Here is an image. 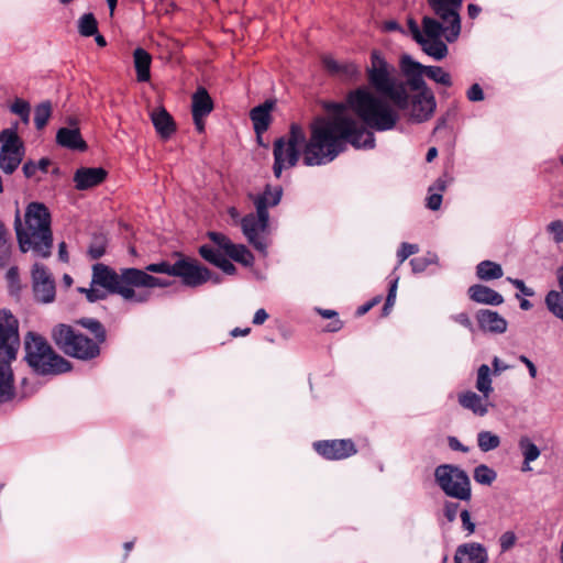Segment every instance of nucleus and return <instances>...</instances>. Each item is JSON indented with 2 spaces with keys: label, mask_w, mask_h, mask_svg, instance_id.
<instances>
[{
  "label": "nucleus",
  "mask_w": 563,
  "mask_h": 563,
  "mask_svg": "<svg viewBox=\"0 0 563 563\" xmlns=\"http://www.w3.org/2000/svg\"><path fill=\"white\" fill-rule=\"evenodd\" d=\"M310 139L301 126L291 124L288 141H284V163L295 166L302 156L307 166L323 165L332 162L350 143L356 148H373L375 137L371 131L358 125L352 118L319 117L310 125Z\"/></svg>",
  "instance_id": "obj_1"
},
{
  "label": "nucleus",
  "mask_w": 563,
  "mask_h": 563,
  "mask_svg": "<svg viewBox=\"0 0 563 563\" xmlns=\"http://www.w3.org/2000/svg\"><path fill=\"white\" fill-rule=\"evenodd\" d=\"M93 283L136 303L145 302L150 292L136 291L135 288H164L170 285L168 280L148 275L142 269L123 268L118 273L102 263L93 265Z\"/></svg>",
  "instance_id": "obj_2"
},
{
  "label": "nucleus",
  "mask_w": 563,
  "mask_h": 563,
  "mask_svg": "<svg viewBox=\"0 0 563 563\" xmlns=\"http://www.w3.org/2000/svg\"><path fill=\"white\" fill-rule=\"evenodd\" d=\"M15 231L22 252L33 251L36 255L47 257L53 246L51 214L40 202H31L25 210V222L21 223L20 212L15 214Z\"/></svg>",
  "instance_id": "obj_3"
},
{
  "label": "nucleus",
  "mask_w": 563,
  "mask_h": 563,
  "mask_svg": "<svg viewBox=\"0 0 563 563\" xmlns=\"http://www.w3.org/2000/svg\"><path fill=\"white\" fill-rule=\"evenodd\" d=\"M349 108L368 128L388 131L395 128L398 114L391 107L366 88H357L347 96Z\"/></svg>",
  "instance_id": "obj_4"
},
{
  "label": "nucleus",
  "mask_w": 563,
  "mask_h": 563,
  "mask_svg": "<svg viewBox=\"0 0 563 563\" xmlns=\"http://www.w3.org/2000/svg\"><path fill=\"white\" fill-rule=\"evenodd\" d=\"M391 66L380 54L374 49L371 53V65L366 68L367 80L371 87L379 95L389 99L399 110L409 108V95L405 82L397 80Z\"/></svg>",
  "instance_id": "obj_5"
},
{
  "label": "nucleus",
  "mask_w": 563,
  "mask_h": 563,
  "mask_svg": "<svg viewBox=\"0 0 563 563\" xmlns=\"http://www.w3.org/2000/svg\"><path fill=\"white\" fill-rule=\"evenodd\" d=\"M18 320L8 310L0 311V402L13 396V374L10 362L15 360L19 349Z\"/></svg>",
  "instance_id": "obj_6"
},
{
  "label": "nucleus",
  "mask_w": 563,
  "mask_h": 563,
  "mask_svg": "<svg viewBox=\"0 0 563 563\" xmlns=\"http://www.w3.org/2000/svg\"><path fill=\"white\" fill-rule=\"evenodd\" d=\"M25 360L38 374L57 375L70 371V363L57 354L47 340L35 333L29 332L24 338Z\"/></svg>",
  "instance_id": "obj_7"
},
{
  "label": "nucleus",
  "mask_w": 563,
  "mask_h": 563,
  "mask_svg": "<svg viewBox=\"0 0 563 563\" xmlns=\"http://www.w3.org/2000/svg\"><path fill=\"white\" fill-rule=\"evenodd\" d=\"M421 25L423 29L426 42L419 43L422 47V51L433 57L437 60H441L448 55V46L441 40L443 35L446 42L453 43L455 42L461 34V15L459 14L457 29H452L453 21L440 20L424 15L421 21Z\"/></svg>",
  "instance_id": "obj_8"
},
{
  "label": "nucleus",
  "mask_w": 563,
  "mask_h": 563,
  "mask_svg": "<svg viewBox=\"0 0 563 563\" xmlns=\"http://www.w3.org/2000/svg\"><path fill=\"white\" fill-rule=\"evenodd\" d=\"M52 339L60 351L79 360H91L100 354L98 342L60 323L53 328Z\"/></svg>",
  "instance_id": "obj_9"
},
{
  "label": "nucleus",
  "mask_w": 563,
  "mask_h": 563,
  "mask_svg": "<svg viewBox=\"0 0 563 563\" xmlns=\"http://www.w3.org/2000/svg\"><path fill=\"white\" fill-rule=\"evenodd\" d=\"M434 479L441 490L451 498L470 501L472 485L467 473L454 464H441L434 470Z\"/></svg>",
  "instance_id": "obj_10"
},
{
  "label": "nucleus",
  "mask_w": 563,
  "mask_h": 563,
  "mask_svg": "<svg viewBox=\"0 0 563 563\" xmlns=\"http://www.w3.org/2000/svg\"><path fill=\"white\" fill-rule=\"evenodd\" d=\"M18 124L1 131L0 133V169L7 174H13L25 155V146L18 135Z\"/></svg>",
  "instance_id": "obj_11"
},
{
  "label": "nucleus",
  "mask_w": 563,
  "mask_h": 563,
  "mask_svg": "<svg viewBox=\"0 0 563 563\" xmlns=\"http://www.w3.org/2000/svg\"><path fill=\"white\" fill-rule=\"evenodd\" d=\"M175 277H180L184 285L198 287L208 280L219 284V277L213 278L208 268L201 266L197 261L180 258L176 262Z\"/></svg>",
  "instance_id": "obj_12"
},
{
  "label": "nucleus",
  "mask_w": 563,
  "mask_h": 563,
  "mask_svg": "<svg viewBox=\"0 0 563 563\" xmlns=\"http://www.w3.org/2000/svg\"><path fill=\"white\" fill-rule=\"evenodd\" d=\"M312 448L329 461L345 460L357 453V448L351 439L319 440L312 443Z\"/></svg>",
  "instance_id": "obj_13"
},
{
  "label": "nucleus",
  "mask_w": 563,
  "mask_h": 563,
  "mask_svg": "<svg viewBox=\"0 0 563 563\" xmlns=\"http://www.w3.org/2000/svg\"><path fill=\"white\" fill-rule=\"evenodd\" d=\"M33 292L36 301L49 303L55 299V280L42 264H34L32 269Z\"/></svg>",
  "instance_id": "obj_14"
},
{
  "label": "nucleus",
  "mask_w": 563,
  "mask_h": 563,
  "mask_svg": "<svg viewBox=\"0 0 563 563\" xmlns=\"http://www.w3.org/2000/svg\"><path fill=\"white\" fill-rule=\"evenodd\" d=\"M268 223V212L250 213L242 219V231L247 241L257 250L264 251L266 243L262 235L265 233Z\"/></svg>",
  "instance_id": "obj_15"
},
{
  "label": "nucleus",
  "mask_w": 563,
  "mask_h": 563,
  "mask_svg": "<svg viewBox=\"0 0 563 563\" xmlns=\"http://www.w3.org/2000/svg\"><path fill=\"white\" fill-rule=\"evenodd\" d=\"M209 239L219 246V249L233 261L245 266L253 264L254 257L252 253L243 244H234L222 233L209 232Z\"/></svg>",
  "instance_id": "obj_16"
},
{
  "label": "nucleus",
  "mask_w": 563,
  "mask_h": 563,
  "mask_svg": "<svg viewBox=\"0 0 563 563\" xmlns=\"http://www.w3.org/2000/svg\"><path fill=\"white\" fill-rule=\"evenodd\" d=\"M410 117L416 122L429 120L435 111L437 101L432 90H426L409 97Z\"/></svg>",
  "instance_id": "obj_17"
},
{
  "label": "nucleus",
  "mask_w": 563,
  "mask_h": 563,
  "mask_svg": "<svg viewBox=\"0 0 563 563\" xmlns=\"http://www.w3.org/2000/svg\"><path fill=\"white\" fill-rule=\"evenodd\" d=\"M416 65H422L419 62L413 60L409 55H404L400 59V67L404 75L407 78L405 86H408L410 90L416 93L431 90L423 79L426 76L424 70L416 68Z\"/></svg>",
  "instance_id": "obj_18"
},
{
  "label": "nucleus",
  "mask_w": 563,
  "mask_h": 563,
  "mask_svg": "<svg viewBox=\"0 0 563 563\" xmlns=\"http://www.w3.org/2000/svg\"><path fill=\"white\" fill-rule=\"evenodd\" d=\"M323 68L343 81H356L361 76V68L351 62L340 63L331 56L322 57Z\"/></svg>",
  "instance_id": "obj_19"
},
{
  "label": "nucleus",
  "mask_w": 563,
  "mask_h": 563,
  "mask_svg": "<svg viewBox=\"0 0 563 563\" xmlns=\"http://www.w3.org/2000/svg\"><path fill=\"white\" fill-rule=\"evenodd\" d=\"M274 107L275 101L266 100L264 103L253 108L250 112V117L253 122V126L260 145H265L263 143L262 134L268 129L272 122L271 112Z\"/></svg>",
  "instance_id": "obj_20"
},
{
  "label": "nucleus",
  "mask_w": 563,
  "mask_h": 563,
  "mask_svg": "<svg viewBox=\"0 0 563 563\" xmlns=\"http://www.w3.org/2000/svg\"><path fill=\"white\" fill-rule=\"evenodd\" d=\"M430 9L440 20L450 19L453 21L452 29H457L459 13L463 0H427Z\"/></svg>",
  "instance_id": "obj_21"
},
{
  "label": "nucleus",
  "mask_w": 563,
  "mask_h": 563,
  "mask_svg": "<svg viewBox=\"0 0 563 563\" xmlns=\"http://www.w3.org/2000/svg\"><path fill=\"white\" fill-rule=\"evenodd\" d=\"M487 551L481 543H463L456 548L454 563H487Z\"/></svg>",
  "instance_id": "obj_22"
},
{
  "label": "nucleus",
  "mask_w": 563,
  "mask_h": 563,
  "mask_svg": "<svg viewBox=\"0 0 563 563\" xmlns=\"http://www.w3.org/2000/svg\"><path fill=\"white\" fill-rule=\"evenodd\" d=\"M107 177V172L101 167H81L74 175L75 187L86 190L101 184Z\"/></svg>",
  "instance_id": "obj_23"
},
{
  "label": "nucleus",
  "mask_w": 563,
  "mask_h": 563,
  "mask_svg": "<svg viewBox=\"0 0 563 563\" xmlns=\"http://www.w3.org/2000/svg\"><path fill=\"white\" fill-rule=\"evenodd\" d=\"M476 319L479 328L483 331L492 332V333H504L507 330V321L503 318L498 312L492 311L488 309H481Z\"/></svg>",
  "instance_id": "obj_24"
},
{
  "label": "nucleus",
  "mask_w": 563,
  "mask_h": 563,
  "mask_svg": "<svg viewBox=\"0 0 563 563\" xmlns=\"http://www.w3.org/2000/svg\"><path fill=\"white\" fill-rule=\"evenodd\" d=\"M254 202L257 213L267 212L268 208L276 207L282 199V189L266 185L260 195L250 196Z\"/></svg>",
  "instance_id": "obj_25"
},
{
  "label": "nucleus",
  "mask_w": 563,
  "mask_h": 563,
  "mask_svg": "<svg viewBox=\"0 0 563 563\" xmlns=\"http://www.w3.org/2000/svg\"><path fill=\"white\" fill-rule=\"evenodd\" d=\"M470 298L478 303L499 306L504 302V297L488 286L476 284L468 288Z\"/></svg>",
  "instance_id": "obj_26"
},
{
  "label": "nucleus",
  "mask_w": 563,
  "mask_h": 563,
  "mask_svg": "<svg viewBox=\"0 0 563 563\" xmlns=\"http://www.w3.org/2000/svg\"><path fill=\"white\" fill-rule=\"evenodd\" d=\"M488 398L477 395L475 391L467 390L459 395L461 407L471 410L474 415L483 417L488 412Z\"/></svg>",
  "instance_id": "obj_27"
},
{
  "label": "nucleus",
  "mask_w": 563,
  "mask_h": 563,
  "mask_svg": "<svg viewBox=\"0 0 563 563\" xmlns=\"http://www.w3.org/2000/svg\"><path fill=\"white\" fill-rule=\"evenodd\" d=\"M56 142L58 145L69 150L84 151L87 148V144L82 140L77 126L60 128L56 134Z\"/></svg>",
  "instance_id": "obj_28"
},
{
  "label": "nucleus",
  "mask_w": 563,
  "mask_h": 563,
  "mask_svg": "<svg viewBox=\"0 0 563 563\" xmlns=\"http://www.w3.org/2000/svg\"><path fill=\"white\" fill-rule=\"evenodd\" d=\"M556 277L560 290H550L545 296V305L563 322V265L558 269Z\"/></svg>",
  "instance_id": "obj_29"
},
{
  "label": "nucleus",
  "mask_w": 563,
  "mask_h": 563,
  "mask_svg": "<svg viewBox=\"0 0 563 563\" xmlns=\"http://www.w3.org/2000/svg\"><path fill=\"white\" fill-rule=\"evenodd\" d=\"M152 123L163 139H168L175 131L173 118L164 108H157L151 113Z\"/></svg>",
  "instance_id": "obj_30"
},
{
  "label": "nucleus",
  "mask_w": 563,
  "mask_h": 563,
  "mask_svg": "<svg viewBox=\"0 0 563 563\" xmlns=\"http://www.w3.org/2000/svg\"><path fill=\"white\" fill-rule=\"evenodd\" d=\"M133 63L136 71V79L146 82L151 79L152 56L144 48L137 47L133 52Z\"/></svg>",
  "instance_id": "obj_31"
},
{
  "label": "nucleus",
  "mask_w": 563,
  "mask_h": 563,
  "mask_svg": "<svg viewBox=\"0 0 563 563\" xmlns=\"http://www.w3.org/2000/svg\"><path fill=\"white\" fill-rule=\"evenodd\" d=\"M199 254L208 262L221 268L225 274L233 275L236 271L235 266L223 255L208 245L199 249Z\"/></svg>",
  "instance_id": "obj_32"
},
{
  "label": "nucleus",
  "mask_w": 563,
  "mask_h": 563,
  "mask_svg": "<svg viewBox=\"0 0 563 563\" xmlns=\"http://www.w3.org/2000/svg\"><path fill=\"white\" fill-rule=\"evenodd\" d=\"M213 109V102L205 88H198L192 96V117H207Z\"/></svg>",
  "instance_id": "obj_33"
},
{
  "label": "nucleus",
  "mask_w": 563,
  "mask_h": 563,
  "mask_svg": "<svg viewBox=\"0 0 563 563\" xmlns=\"http://www.w3.org/2000/svg\"><path fill=\"white\" fill-rule=\"evenodd\" d=\"M476 275L481 280H493L503 277L504 271L498 263L487 260L476 266Z\"/></svg>",
  "instance_id": "obj_34"
},
{
  "label": "nucleus",
  "mask_w": 563,
  "mask_h": 563,
  "mask_svg": "<svg viewBox=\"0 0 563 563\" xmlns=\"http://www.w3.org/2000/svg\"><path fill=\"white\" fill-rule=\"evenodd\" d=\"M446 188V181L438 178L435 183L429 187V196L427 197V208L430 210H439L442 203V192Z\"/></svg>",
  "instance_id": "obj_35"
},
{
  "label": "nucleus",
  "mask_w": 563,
  "mask_h": 563,
  "mask_svg": "<svg viewBox=\"0 0 563 563\" xmlns=\"http://www.w3.org/2000/svg\"><path fill=\"white\" fill-rule=\"evenodd\" d=\"M415 67L424 70L426 76L437 84L445 87H451L453 84L451 75L440 66L416 65Z\"/></svg>",
  "instance_id": "obj_36"
},
{
  "label": "nucleus",
  "mask_w": 563,
  "mask_h": 563,
  "mask_svg": "<svg viewBox=\"0 0 563 563\" xmlns=\"http://www.w3.org/2000/svg\"><path fill=\"white\" fill-rule=\"evenodd\" d=\"M519 448L523 455V471H529V463L536 461L540 456L539 448L528 438L521 437L519 440Z\"/></svg>",
  "instance_id": "obj_37"
},
{
  "label": "nucleus",
  "mask_w": 563,
  "mask_h": 563,
  "mask_svg": "<svg viewBox=\"0 0 563 563\" xmlns=\"http://www.w3.org/2000/svg\"><path fill=\"white\" fill-rule=\"evenodd\" d=\"M476 389L482 393L485 398H488L493 393L490 368L486 364H482L477 369Z\"/></svg>",
  "instance_id": "obj_38"
},
{
  "label": "nucleus",
  "mask_w": 563,
  "mask_h": 563,
  "mask_svg": "<svg viewBox=\"0 0 563 563\" xmlns=\"http://www.w3.org/2000/svg\"><path fill=\"white\" fill-rule=\"evenodd\" d=\"M52 115V103L43 101L35 107L34 110V124L37 130H42L48 122Z\"/></svg>",
  "instance_id": "obj_39"
},
{
  "label": "nucleus",
  "mask_w": 563,
  "mask_h": 563,
  "mask_svg": "<svg viewBox=\"0 0 563 563\" xmlns=\"http://www.w3.org/2000/svg\"><path fill=\"white\" fill-rule=\"evenodd\" d=\"M477 444L483 452H488L500 445V439L490 431H481L477 434Z\"/></svg>",
  "instance_id": "obj_40"
},
{
  "label": "nucleus",
  "mask_w": 563,
  "mask_h": 563,
  "mask_svg": "<svg viewBox=\"0 0 563 563\" xmlns=\"http://www.w3.org/2000/svg\"><path fill=\"white\" fill-rule=\"evenodd\" d=\"M473 477L476 483L482 485H490L497 477V473L485 464H481L474 468Z\"/></svg>",
  "instance_id": "obj_41"
},
{
  "label": "nucleus",
  "mask_w": 563,
  "mask_h": 563,
  "mask_svg": "<svg viewBox=\"0 0 563 563\" xmlns=\"http://www.w3.org/2000/svg\"><path fill=\"white\" fill-rule=\"evenodd\" d=\"M78 31L82 36H92L97 33L98 24L92 13H85L79 19Z\"/></svg>",
  "instance_id": "obj_42"
},
{
  "label": "nucleus",
  "mask_w": 563,
  "mask_h": 563,
  "mask_svg": "<svg viewBox=\"0 0 563 563\" xmlns=\"http://www.w3.org/2000/svg\"><path fill=\"white\" fill-rule=\"evenodd\" d=\"M78 291L85 294L86 298L89 302H96L99 300H103L107 297V291L110 292L108 289H106L101 285L95 284L93 277L91 278L90 288L79 287Z\"/></svg>",
  "instance_id": "obj_43"
},
{
  "label": "nucleus",
  "mask_w": 563,
  "mask_h": 563,
  "mask_svg": "<svg viewBox=\"0 0 563 563\" xmlns=\"http://www.w3.org/2000/svg\"><path fill=\"white\" fill-rule=\"evenodd\" d=\"M49 166V161L47 158H42L37 163H34L32 161L26 162L23 165V174L26 178H32L36 175L37 170H41L42 173L47 172V167Z\"/></svg>",
  "instance_id": "obj_44"
},
{
  "label": "nucleus",
  "mask_w": 563,
  "mask_h": 563,
  "mask_svg": "<svg viewBox=\"0 0 563 563\" xmlns=\"http://www.w3.org/2000/svg\"><path fill=\"white\" fill-rule=\"evenodd\" d=\"M398 282H399V277H395L389 283L388 295H387V298H386L385 303L382 309V317H387L390 313V311L395 305Z\"/></svg>",
  "instance_id": "obj_45"
},
{
  "label": "nucleus",
  "mask_w": 563,
  "mask_h": 563,
  "mask_svg": "<svg viewBox=\"0 0 563 563\" xmlns=\"http://www.w3.org/2000/svg\"><path fill=\"white\" fill-rule=\"evenodd\" d=\"M10 258V244L8 241V232L0 222V268L3 267Z\"/></svg>",
  "instance_id": "obj_46"
},
{
  "label": "nucleus",
  "mask_w": 563,
  "mask_h": 563,
  "mask_svg": "<svg viewBox=\"0 0 563 563\" xmlns=\"http://www.w3.org/2000/svg\"><path fill=\"white\" fill-rule=\"evenodd\" d=\"M80 323L92 332L98 341V344L106 340V331L102 324L96 319H84Z\"/></svg>",
  "instance_id": "obj_47"
},
{
  "label": "nucleus",
  "mask_w": 563,
  "mask_h": 563,
  "mask_svg": "<svg viewBox=\"0 0 563 563\" xmlns=\"http://www.w3.org/2000/svg\"><path fill=\"white\" fill-rule=\"evenodd\" d=\"M437 262V255H428L415 257L410 261V265L412 267L413 273H422L427 269V267Z\"/></svg>",
  "instance_id": "obj_48"
},
{
  "label": "nucleus",
  "mask_w": 563,
  "mask_h": 563,
  "mask_svg": "<svg viewBox=\"0 0 563 563\" xmlns=\"http://www.w3.org/2000/svg\"><path fill=\"white\" fill-rule=\"evenodd\" d=\"M107 242L102 236L95 238L88 249V255L92 260H98L104 255Z\"/></svg>",
  "instance_id": "obj_49"
},
{
  "label": "nucleus",
  "mask_w": 563,
  "mask_h": 563,
  "mask_svg": "<svg viewBox=\"0 0 563 563\" xmlns=\"http://www.w3.org/2000/svg\"><path fill=\"white\" fill-rule=\"evenodd\" d=\"M144 272L166 274L169 276H175L176 272V263L169 264L168 262L154 263L146 266Z\"/></svg>",
  "instance_id": "obj_50"
},
{
  "label": "nucleus",
  "mask_w": 563,
  "mask_h": 563,
  "mask_svg": "<svg viewBox=\"0 0 563 563\" xmlns=\"http://www.w3.org/2000/svg\"><path fill=\"white\" fill-rule=\"evenodd\" d=\"M418 251L417 244L401 243L400 249L397 251L398 265H401L409 256L418 253Z\"/></svg>",
  "instance_id": "obj_51"
},
{
  "label": "nucleus",
  "mask_w": 563,
  "mask_h": 563,
  "mask_svg": "<svg viewBox=\"0 0 563 563\" xmlns=\"http://www.w3.org/2000/svg\"><path fill=\"white\" fill-rule=\"evenodd\" d=\"M547 232L553 236V241L556 244L563 242V221L554 220L550 222L547 227Z\"/></svg>",
  "instance_id": "obj_52"
},
{
  "label": "nucleus",
  "mask_w": 563,
  "mask_h": 563,
  "mask_svg": "<svg viewBox=\"0 0 563 563\" xmlns=\"http://www.w3.org/2000/svg\"><path fill=\"white\" fill-rule=\"evenodd\" d=\"M460 509V504L456 501L445 500L443 504V515L448 522L455 521L457 517V512Z\"/></svg>",
  "instance_id": "obj_53"
},
{
  "label": "nucleus",
  "mask_w": 563,
  "mask_h": 563,
  "mask_svg": "<svg viewBox=\"0 0 563 563\" xmlns=\"http://www.w3.org/2000/svg\"><path fill=\"white\" fill-rule=\"evenodd\" d=\"M274 174L278 178L282 176V137L274 142Z\"/></svg>",
  "instance_id": "obj_54"
},
{
  "label": "nucleus",
  "mask_w": 563,
  "mask_h": 563,
  "mask_svg": "<svg viewBox=\"0 0 563 563\" xmlns=\"http://www.w3.org/2000/svg\"><path fill=\"white\" fill-rule=\"evenodd\" d=\"M517 541V537L512 531L504 532L499 538L501 552L510 550Z\"/></svg>",
  "instance_id": "obj_55"
},
{
  "label": "nucleus",
  "mask_w": 563,
  "mask_h": 563,
  "mask_svg": "<svg viewBox=\"0 0 563 563\" xmlns=\"http://www.w3.org/2000/svg\"><path fill=\"white\" fill-rule=\"evenodd\" d=\"M407 24H408V29L411 33L412 38L418 44L426 42V37H424L426 35H424L423 31L421 32V30L415 19H412V18L408 19Z\"/></svg>",
  "instance_id": "obj_56"
},
{
  "label": "nucleus",
  "mask_w": 563,
  "mask_h": 563,
  "mask_svg": "<svg viewBox=\"0 0 563 563\" xmlns=\"http://www.w3.org/2000/svg\"><path fill=\"white\" fill-rule=\"evenodd\" d=\"M10 111L20 117L24 112L31 111V106L26 100L16 98L10 106Z\"/></svg>",
  "instance_id": "obj_57"
},
{
  "label": "nucleus",
  "mask_w": 563,
  "mask_h": 563,
  "mask_svg": "<svg viewBox=\"0 0 563 563\" xmlns=\"http://www.w3.org/2000/svg\"><path fill=\"white\" fill-rule=\"evenodd\" d=\"M460 517L462 520V527L467 532V534H473L475 532V523L472 521L471 514L467 509H463L460 512Z\"/></svg>",
  "instance_id": "obj_58"
},
{
  "label": "nucleus",
  "mask_w": 563,
  "mask_h": 563,
  "mask_svg": "<svg viewBox=\"0 0 563 563\" xmlns=\"http://www.w3.org/2000/svg\"><path fill=\"white\" fill-rule=\"evenodd\" d=\"M383 300V297L380 295L378 296H375L374 298H372L369 301L365 302L364 305L360 306L357 309H356V312L355 314L357 317H362L364 314H366L371 309H373L375 306H377L378 303H380V301Z\"/></svg>",
  "instance_id": "obj_59"
},
{
  "label": "nucleus",
  "mask_w": 563,
  "mask_h": 563,
  "mask_svg": "<svg viewBox=\"0 0 563 563\" xmlns=\"http://www.w3.org/2000/svg\"><path fill=\"white\" fill-rule=\"evenodd\" d=\"M470 101L476 102L484 100V91L478 84H473L466 92Z\"/></svg>",
  "instance_id": "obj_60"
},
{
  "label": "nucleus",
  "mask_w": 563,
  "mask_h": 563,
  "mask_svg": "<svg viewBox=\"0 0 563 563\" xmlns=\"http://www.w3.org/2000/svg\"><path fill=\"white\" fill-rule=\"evenodd\" d=\"M508 280L521 292L525 296L527 297H532L534 296V291L532 288L530 287H527L526 284L523 283V280L521 279H515V278H510L508 277Z\"/></svg>",
  "instance_id": "obj_61"
},
{
  "label": "nucleus",
  "mask_w": 563,
  "mask_h": 563,
  "mask_svg": "<svg viewBox=\"0 0 563 563\" xmlns=\"http://www.w3.org/2000/svg\"><path fill=\"white\" fill-rule=\"evenodd\" d=\"M325 109L333 113V118H346L344 115L345 106L343 103H328Z\"/></svg>",
  "instance_id": "obj_62"
},
{
  "label": "nucleus",
  "mask_w": 563,
  "mask_h": 563,
  "mask_svg": "<svg viewBox=\"0 0 563 563\" xmlns=\"http://www.w3.org/2000/svg\"><path fill=\"white\" fill-rule=\"evenodd\" d=\"M453 320L467 329H472V321L466 312H461L453 316Z\"/></svg>",
  "instance_id": "obj_63"
},
{
  "label": "nucleus",
  "mask_w": 563,
  "mask_h": 563,
  "mask_svg": "<svg viewBox=\"0 0 563 563\" xmlns=\"http://www.w3.org/2000/svg\"><path fill=\"white\" fill-rule=\"evenodd\" d=\"M450 449L460 452H468V448L463 445L455 437H449L448 439Z\"/></svg>",
  "instance_id": "obj_64"
}]
</instances>
